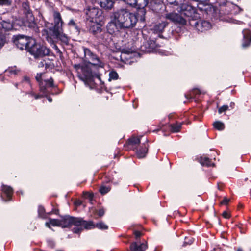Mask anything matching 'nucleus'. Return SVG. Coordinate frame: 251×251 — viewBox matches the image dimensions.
Instances as JSON below:
<instances>
[{
	"label": "nucleus",
	"instance_id": "obj_45",
	"mask_svg": "<svg viewBox=\"0 0 251 251\" xmlns=\"http://www.w3.org/2000/svg\"><path fill=\"white\" fill-rule=\"evenodd\" d=\"M134 234L136 239L139 238L142 235L141 232L139 231H135Z\"/></svg>",
	"mask_w": 251,
	"mask_h": 251
},
{
	"label": "nucleus",
	"instance_id": "obj_10",
	"mask_svg": "<svg viewBox=\"0 0 251 251\" xmlns=\"http://www.w3.org/2000/svg\"><path fill=\"white\" fill-rule=\"evenodd\" d=\"M192 21L190 22L191 25L195 26L196 28L199 31L203 32L211 28V23L205 20H200L199 21Z\"/></svg>",
	"mask_w": 251,
	"mask_h": 251
},
{
	"label": "nucleus",
	"instance_id": "obj_30",
	"mask_svg": "<svg viewBox=\"0 0 251 251\" xmlns=\"http://www.w3.org/2000/svg\"><path fill=\"white\" fill-rule=\"evenodd\" d=\"M118 73L116 71L112 70L109 73L108 81H110L112 80H116L118 78Z\"/></svg>",
	"mask_w": 251,
	"mask_h": 251
},
{
	"label": "nucleus",
	"instance_id": "obj_1",
	"mask_svg": "<svg viewBox=\"0 0 251 251\" xmlns=\"http://www.w3.org/2000/svg\"><path fill=\"white\" fill-rule=\"evenodd\" d=\"M107 25V30L110 34H117L121 30L133 27L137 22L135 14L127 9H121L114 12Z\"/></svg>",
	"mask_w": 251,
	"mask_h": 251
},
{
	"label": "nucleus",
	"instance_id": "obj_51",
	"mask_svg": "<svg viewBox=\"0 0 251 251\" xmlns=\"http://www.w3.org/2000/svg\"><path fill=\"white\" fill-rule=\"evenodd\" d=\"M133 51L131 50H124V52H125L126 53H127V54H129L130 53H132Z\"/></svg>",
	"mask_w": 251,
	"mask_h": 251
},
{
	"label": "nucleus",
	"instance_id": "obj_36",
	"mask_svg": "<svg viewBox=\"0 0 251 251\" xmlns=\"http://www.w3.org/2000/svg\"><path fill=\"white\" fill-rule=\"evenodd\" d=\"M12 0H0V5L10 6L12 4Z\"/></svg>",
	"mask_w": 251,
	"mask_h": 251
},
{
	"label": "nucleus",
	"instance_id": "obj_15",
	"mask_svg": "<svg viewBox=\"0 0 251 251\" xmlns=\"http://www.w3.org/2000/svg\"><path fill=\"white\" fill-rule=\"evenodd\" d=\"M13 28V19H3L2 21L0 22V28H2L5 31H9L12 29Z\"/></svg>",
	"mask_w": 251,
	"mask_h": 251
},
{
	"label": "nucleus",
	"instance_id": "obj_52",
	"mask_svg": "<svg viewBox=\"0 0 251 251\" xmlns=\"http://www.w3.org/2000/svg\"><path fill=\"white\" fill-rule=\"evenodd\" d=\"M188 239H186V241H185V243H187L188 244H191L192 243V241L191 240L186 241Z\"/></svg>",
	"mask_w": 251,
	"mask_h": 251
},
{
	"label": "nucleus",
	"instance_id": "obj_56",
	"mask_svg": "<svg viewBox=\"0 0 251 251\" xmlns=\"http://www.w3.org/2000/svg\"><path fill=\"white\" fill-rule=\"evenodd\" d=\"M237 251H243V250L241 248H239L237 249Z\"/></svg>",
	"mask_w": 251,
	"mask_h": 251
},
{
	"label": "nucleus",
	"instance_id": "obj_41",
	"mask_svg": "<svg viewBox=\"0 0 251 251\" xmlns=\"http://www.w3.org/2000/svg\"><path fill=\"white\" fill-rule=\"evenodd\" d=\"M128 4L132 6L136 5L135 0H124Z\"/></svg>",
	"mask_w": 251,
	"mask_h": 251
},
{
	"label": "nucleus",
	"instance_id": "obj_25",
	"mask_svg": "<svg viewBox=\"0 0 251 251\" xmlns=\"http://www.w3.org/2000/svg\"><path fill=\"white\" fill-rule=\"evenodd\" d=\"M148 148L145 146L144 147L140 149L139 150H137L136 154L138 158H143L144 157L147 152Z\"/></svg>",
	"mask_w": 251,
	"mask_h": 251
},
{
	"label": "nucleus",
	"instance_id": "obj_44",
	"mask_svg": "<svg viewBox=\"0 0 251 251\" xmlns=\"http://www.w3.org/2000/svg\"><path fill=\"white\" fill-rule=\"evenodd\" d=\"M201 93H202L200 89H194L192 91V93L194 95L200 94H201Z\"/></svg>",
	"mask_w": 251,
	"mask_h": 251
},
{
	"label": "nucleus",
	"instance_id": "obj_42",
	"mask_svg": "<svg viewBox=\"0 0 251 251\" xmlns=\"http://www.w3.org/2000/svg\"><path fill=\"white\" fill-rule=\"evenodd\" d=\"M84 195L86 198H89L90 200L93 199V194L89 192H85Z\"/></svg>",
	"mask_w": 251,
	"mask_h": 251
},
{
	"label": "nucleus",
	"instance_id": "obj_12",
	"mask_svg": "<svg viewBox=\"0 0 251 251\" xmlns=\"http://www.w3.org/2000/svg\"><path fill=\"white\" fill-rule=\"evenodd\" d=\"M136 5L139 10L138 15L140 16V20L144 21L145 20L144 16L146 13L144 8L148 5L149 0H135Z\"/></svg>",
	"mask_w": 251,
	"mask_h": 251
},
{
	"label": "nucleus",
	"instance_id": "obj_43",
	"mask_svg": "<svg viewBox=\"0 0 251 251\" xmlns=\"http://www.w3.org/2000/svg\"><path fill=\"white\" fill-rule=\"evenodd\" d=\"M229 201V199L226 197H225L223 200L221 202V204L226 205Z\"/></svg>",
	"mask_w": 251,
	"mask_h": 251
},
{
	"label": "nucleus",
	"instance_id": "obj_13",
	"mask_svg": "<svg viewBox=\"0 0 251 251\" xmlns=\"http://www.w3.org/2000/svg\"><path fill=\"white\" fill-rule=\"evenodd\" d=\"M242 11V9L238 6L231 2H228L226 5L223 14H237Z\"/></svg>",
	"mask_w": 251,
	"mask_h": 251
},
{
	"label": "nucleus",
	"instance_id": "obj_9",
	"mask_svg": "<svg viewBox=\"0 0 251 251\" xmlns=\"http://www.w3.org/2000/svg\"><path fill=\"white\" fill-rule=\"evenodd\" d=\"M102 14L101 11L97 7H89L86 11V19L90 22L99 21L100 16Z\"/></svg>",
	"mask_w": 251,
	"mask_h": 251
},
{
	"label": "nucleus",
	"instance_id": "obj_34",
	"mask_svg": "<svg viewBox=\"0 0 251 251\" xmlns=\"http://www.w3.org/2000/svg\"><path fill=\"white\" fill-rule=\"evenodd\" d=\"M38 214L39 216L41 218H45L46 217L45 213V209L42 206H39L38 207Z\"/></svg>",
	"mask_w": 251,
	"mask_h": 251
},
{
	"label": "nucleus",
	"instance_id": "obj_49",
	"mask_svg": "<svg viewBox=\"0 0 251 251\" xmlns=\"http://www.w3.org/2000/svg\"><path fill=\"white\" fill-rule=\"evenodd\" d=\"M47 40H48V41L50 43V44H52L53 43V40H52V39L51 38V37H49V36L48 35L47 37Z\"/></svg>",
	"mask_w": 251,
	"mask_h": 251
},
{
	"label": "nucleus",
	"instance_id": "obj_47",
	"mask_svg": "<svg viewBox=\"0 0 251 251\" xmlns=\"http://www.w3.org/2000/svg\"><path fill=\"white\" fill-rule=\"evenodd\" d=\"M223 216L226 219H228L230 217V214L227 212L224 211L223 213Z\"/></svg>",
	"mask_w": 251,
	"mask_h": 251
},
{
	"label": "nucleus",
	"instance_id": "obj_6",
	"mask_svg": "<svg viewBox=\"0 0 251 251\" xmlns=\"http://www.w3.org/2000/svg\"><path fill=\"white\" fill-rule=\"evenodd\" d=\"M82 74L78 75L80 80L84 82L86 85L89 86L91 89L95 87V78H97L100 81V78L99 75L94 76L91 70L87 67L81 68Z\"/></svg>",
	"mask_w": 251,
	"mask_h": 251
},
{
	"label": "nucleus",
	"instance_id": "obj_11",
	"mask_svg": "<svg viewBox=\"0 0 251 251\" xmlns=\"http://www.w3.org/2000/svg\"><path fill=\"white\" fill-rule=\"evenodd\" d=\"M165 18L173 23L184 25L187 24V20L182 16L175 12H170L165 15Z\"/></svg>",
	"mask_w": 251,
	"mask_h": 251
},
{
	"label": "nucleus",
	"instance_id": "obj_20",
	"mask_svg": "<svg viewBox=\"0 0 251 251\" xmlns=\"http://www.w3.org/2000/svg\"><path fill=\"white\" fill-rule=\"evenodd\" d=\"M100 5L103 8L111 9L114 4L113 0H99Z\"/></svg>",
	"mask_w": 251,
	"mask_h": 251
},
{
	"label": "nucleus",
	"instance_id": "obj_7",
	"mask_svg": "<svg viewBox=\"0 0 251 251\" xmlns=\"http://www.w3.org/2000/svg\"><path fill=\"white\" fill-rule=\"evenodd\" d=\"M84 57L86 60H87L93 65L97 66L99 67L103 68L105 63L100 60L95 54L92 52L90 49L83 48Z\"/></svg>",
	"mask_w": 251,
	"mask_h": 251
},
{
	"label": "nucleus",
	"instance_id": "obj_58",
	"mask_svg": "<svg viewBox=\"0 0 251 251\" xmlns=\"http://www.w3.org/2000/svg\"><path fill=\"white\" fill-rule=\"evenodd\" d=\"M104 34L105 36L108 35V34L106 33H105Z\"/></svg>",
	"mask_w": 251,
	"mask_h": 251
},
{
	"label": "nucleus",
	"instance_id": "obj_21",
	"mask_svg": "<svg viewBox=\"0 0 251 251\" xmlns=\"http://www.w3.org/2000/svg\"><path fill=\"white\" fill-rule=\"evenodd\" d=\"M91 23L93 25L90 27V31L94 35H97L98 33H100L101 31V25L98 24V21Z\"/></svg>",
	"mask_w": 251,
	"mask_h": 251
},
{
	"label": "nucleus",
	"instance_id": "obj_40",
	"mask_svg": "<svg viewBox=\"0 0 251 251\" xmlns=\"http://www.w3.org/2000/svg\"><path fill=\"white\" fill-rule=\"evenodd\" d=\"M68 25L69 26H72L74 27L75 29H77V26L76 25V24L73 19H71L70 20L69 22L68 23Z\"/></svg>",
	"mask_w": 251,
	"mask_h": 251
},
{
	"label": "nucleus",
	"instance_id": "obj_55",
	"mask_svg": "<svg viewBox=\"0 0 251 251\" xmlns=\"http://www.w3.org/2000/svg\"><path fill=\"white\" fill-rule=\"evenodd\" d=\"M30 94L32 96H34V95H35V94H34L32 91H31V92L30 93Z\"/></svg>",
	"mask_w": 251,
	"mask_h": 251
},
{
	"label": "nucleus",
	"instance_id": "obj_27",
	"mask_svg": "<svg viewBox=\"0 0 251 251\" xmlns=\"http://www.w3.org/2000/svg\"><path fill=\"white\" fill-rule=\"evenodd\" d=\"M181 128V123H176L170 125V129L173 132H178Z\"/></svg>",
	"mask_w": 251,
	"mask_h": 251
},
{
	"label": "nucleus",
	"instance_id": "obj_39",
	"mask_svg": "<svg viewBox=\"0 0 251 251\" xmlns=\"http://www.w3.org/2000/svg\"><path fill=\"white\" fill-rule=\"evenodd\" d=\"M228 109V106L227 105H223L220 107L218 109V113L219 114H221L223 112H225Z\"/></svg>",
	"mask_w": 251,
	"mask_h": 251
},
{
	"label": "nucleus",
	"instance_id": "obj_53",
	"mask_svg": "<svg viewBox=\"0 0 251 251\" xmlns=\"http://www.w3.org/2000/svg\"><path fill=\"white\" fill-rule=\"evenodd\" d=\"M47 98L49 102H51L52 101V100L50 97H48Z\"/></svg>",
	"mask_w": 251,
	"mask_h": 251
},
{
	"label": "nucleus",
	"instance_id": "obj_48",
	"mask_svg": "<svg viewBox=\"0 0 251 251\" xmlns=\"http://www.w3.org/2000/svg\"><path fill=\"white\" fill-rule=\"evenodd\" d=\"M104 214V210L103 209H100L98 211V215L100 216H102Z\"/></svg>",
	"mask_w": 251,
	"mask_h": 251
},
{
	"label": "nucleus",
	"instance_id": "obj_28",
	"mask_svg": "<svg viewBox=\"0 0 251 251\" xmlns=\"http://www.w3.org/2000/svg\"><path fill=\"white\" fill-rule=\"evenodd\" d=\"M40 91L42 92L44 96H47L49 93L48 87L43 83V82H40L39 84Z\"/></svg>",
	"mask_w": 251,
	"mask_h": 251
},
{
	"label": "nucleus",
	"instance_id": "obj_35",
	"mask_svg": "<svg viewBox=\"0 0 251 251\" xmlns=\"http://www.w3.org/2000/svg\"><path fill=\"white\" fill-rule=\"evenodd\" d=\"M45 83V85L49 88L50 87H53L54 84H53V80L52 78H50L49 79L45 80L44 81Z\"/></svg>",
	"mask_w": 251,
	"mask_h": 251
},
{
	"label": "nucleus",
	"instance_id": "obj_5",
	"mask_svg": "<svg viewBox=\"0 0 251 251\" xmlns=\"http://www.w3.org/2000/svg\"><path fill=\"white\" fill-rule=\"evenodd\" d=\"M35 58H42L48 55L50 50L46 46L35 42L31 39V44L28 48V51Z\"/></svg>",
	"mask_w": 251,
	"mask_h": 251
},
{
	"label": "nucleus",
	"instance_id": "obj_4",
	"mask_svg": "<svg viewBox=\"0 0 251 251\" xmlns=\"http://www.w3.org/2000/svg\"><path fill=\"white\" fill-rule=\"evenodd\" d=\"M177 6V11L181 15H184L189 18V23L199 17V15L197 13L196 9L189 4L186 0H184V1L180 2Z\"/></svg>",
	"mask_w": 251,
	"mask_h": 251
},
{
	"label": "nucleus",
	"instance_id": "obj_16",
	"mask_svg": "<svg viewBox=\"0 0 251 251\" xmlns=\"http://www.w3.org/2000/svg\"><path fill=\"white\" fill-rule=\"evenodd\" d=\"M147 248V243L135 242L131 244L129 251H144Z\"/></svg>",
	"mask_w": 251,
	"mask_h": 251
},
{
	"label": "nucleus",
	"instance_id": "obj_31",
	"mask_svg": "<svg viewBox=\"0 0 251 251\" xmlns=\"http://www.w3.org/2000/svg\"><path fill=\"white\" fill-rule=\"evenodd\" d=\"M214 127L219 130H222L224 129L225 126L223 123L220 121H216L213 123Z\"/></svg>",
	"mask_w": 251,
	"mask_h": 251
},
{
	"label": "nucleus",
	"instance_id": "obj_38",
	"mask_svg": "<svg viewBox=\"0 0 251 251\" xmlns=\"http://www.w3.org/2000/svg\"><path fill=\"white\" fill-rule=\"evenodd\" d=\"M170 4H174L177 6L180 2L184 1V0H167Z\"/></svg>",
	"mask_w": 251,
	"mask_h": 251
},
{
	"label": "nucleus",
	"instance_id": "obj_32",
	"mask_svg": "<svg viewBox=\"0 0 251 251\" xmlns=\"http://www.w3.org/2000/svg\"><path fill=\"white\" fill-rule=\"evenodd\" d=\"M140 143V139L136 137H132L129 139V143L131 145H136Z\"/></svg>",
	"mask_w": 251,
	"mask_h": 251
},
{
	"label": "nucleus",
	"instance_id": "obj_26",
	"mask_svg": "<svg viewBox=\"0 0 251 251\" xmlns=\"http://www.w3.org/2000/svg\"><path fill=\"white\" fill-rule=\"evenodd\" d=\"M19 72L20 70H18L16 67L9 68L8 69L5 70V73L9 76L16 75Z\"/></svg>",
	"mask_w": 251,
	"mask_h": 251
},
{
	"label": "nucleus",
	"instance_id": "obj_54",
	"mask_svg": "<svg viewBox=\"0 0 251 251\" xmlns=\"http://www.w3.org/2000/svg\"><path fill=\"white\" fill-rule=\"evenodd\" d=\"M24 80L27 81V82H28L29 81V78L27 77H25L24 78Z\"/></svg>",
	"mask_w": 251,
	"mask_h": 251
},
{
	"label": "nucleus",
	"instance_id": "obj_14",
	"mask_svg": "<svg viewBox=\"0 0 251 251\" xmlns=\"http://www.w3.org/2000/svg\"><path fill=\"white\" fill-rule=\"evenodd\" d=\"M22 7L25 10V14H27V17H28L30 19V20L31 22H30L28 24L27 23H25V26H28L29 27H34L35 26V24L34 23L32 22L34 20V17L31 13H30V10L29 9V6L28 3L25 2L22 3Z\"/></svg>",
	"mask_w": 251,
	"mask_h": 251
},
{
	"label": "nucleus",
	"instance_id": "obj_22",
	"mask_svg": "<svg viewBox=\"0 0 251 251\" xmlns=\"http://www.w3.org/2000/svg\"><path fill=\"white\" fill-rule=\"evenodd\" d=\"M90 221L92 223V224L94 226L93 227H92V228H89V229H86L87 230L92 229L95 227H96L99 229H101V230L107 229L108 228V226L106 225L103 222H100L97 223V224H95L92 221Z\"/></svg>",
	"mask_w": 251,
	"mask_h": 251
},
{
	"label": "nucleus",
	"instance_id": "obj_23",
	"mask_svg": "<svg viewBox=\"0 0 251 251\" xmlns=\"http://www.w3.org/2000/svg\"><path fill=\"white\" fill-rule=\"evenodd\" d=\"M45 225L46 226L49 228L50 227V225L52 226H61V220L50 219L49 222H46Z\"/></svg>",
	"mask_w": 251,
	"mask_h": 251
},
{
	"label": "nucleus",
	"instance_id": "obj_24",
	"mask_svg": "<svg viewBox=\"0 0 251 251\" xmlns=\"http://www.w3.org/2000/svg\"><path fill=\"white\" fill-rule=\"evenodd\" d=\"M200 162L202 166L207 167L214 166V163H212L209 158L207 157H201L200 159Z\"/></svg>",
	"mask_w": 251,
	"mask_h": 251
},
{
	"label": "nucleus",
	"instance_id": "obj_29",
	"mask_svg": "<svg viewBox=\"0 0 251 251\" xmlns=\"http://www.w3.org/2000/svg\"><path fill=\"white\" fill-rule=\"evenodd\" d=\"M217 3L218 4L219 6L220 7V12L221 13L224 11V10L226 8V5L228 3L226 1V0H218L217 1Z\"/></svg>",
	"mask_w": 251,
	"mask_h": 251
},
{
	"label": "nucleus",
	"instance_id": "obj_18",
	"mask_svg": "<svg viewBox=\"0 0 251 251\" xmlns=\"http://www.w3.org/2000/svg\"><path fill=\"white\" fill-rule=\"evenodd\" d=\"M145 47L147 48V52H157L159 53L161 52L159 51L158 46L156 45L155 41L154 40H150L145 45Z\"/></svg>",
	"mask_w": 251,
	"mask_h": 251
},
{
	"label": "nucleus",
	"instance_id": "obj_17",
	"mask_svg": "<svg viewBox=\"0 0 251 251\" xmlns=\"http://www.w3.org/2000/svg\"><path fill=\"white\" fill-rule=\"evenodd\" d=\"M2 191L4 195L6 197L7 199H5L3 195H1V198L5 201H10L13 193V189L9 186L3 185L2 186Z\"/></svg>",
	"mask_w": 251,
	"mask_h": 251
},
{
	"label": "nucleus",
	"instance_id": "obj_33",
	"mask_svg": "<svg viewBox=\"0 0 251 251\" xmlns=\"http://www.w3.org/2000/svg\"><path fill=\"white\" fill-rule=\"evenodd\" d=\"M110 190V188L109 187L102 185L100 187L99 191L101 194L104 195L108 193Z\"/></svg>",
	"mask_w": 251,
	"mask_h": 251
},
{
	"label": "nucleus",
	"instance_id": "obj_59",
	"mask_svg": "<svg viewBox=\"0 0 251 251\" xmlns=\"http://www.w3.org/2000/svg\"><path fill=\"white\" fill-rule=\"evenodd\" d=\"M17 86H18V84L17 83L15 84V86L17 87Z\"/></svg>",
	"mask_w": 251,
	"mask_h": 251
},
{
	"label": "nucleus",
	"instance_id": "obj_50",
	"mask_svg": "<svg viewBox=\"0 0 251 251\" xmlns=\"http://www.w3.org/2000/svg\"><path fill=\"white\" fill-rule=\"evenodd\" d=\"M44 96L43 95H39V94H38V95L35 94V95H34V97L36 99H38L42 98Z\"/></svg>",
	"mask_w": 251,
	"mask_h": 251
},
{
	"label": "nucleus",
	"instance_id": "obj_46",
	"mask_svg": "<svg viewBox=\"0 0 251 251\" xmlns=\"http://www.w3.org/2000/svg\"><path fill=\"white\" fill-rule=\"evenodd\" d=\"M42 74H37L36 76V79L38 82H41L40 81L41 80V77H42Z\"/></svg>",
	"mask_w": 251,
	"mask_h": 251
},
{
	"label": "nucleus",
	"instance_id": "obj_8",
	"mask_svg": "<svg viewBox=\"0 0 251 251\" xmlns=\"http://www.w3.org/2000/svg\"><path fill=\"white\" fill-rule=\"evenodd\" d=\"M31 39L27 36L19 35L16 37L14 41L15 44L20 50H26L28 51V48L31 44Z\"/></svg>",
	"mask_w": 251,
	"mask_h": 251
},
{
	"label": "nucleus",
	"instance_id": "obj_37",
	"mask_svg": "<svg viewBox=\"0 0 251 251\" xmlns=\"http://www.w3.org/2000/svg\"><path fill=\"white\" fill-rule=\"evenodd\" d=\"M5 42V38L3 34L0 31V49L1 48Z\"/></svg>",
	"mask_w": 251,
	"mask_h": 251
},
{
	"label": "nucleus",
	"instance_id": "obj_3",
	"mask_svg": "<svg viewBox=\"0 0 251 251\" xmlns=\"http://www.w3.org/2000/svg\"><path fill=\"white\" fill-rule=\"evenodd\" d=\"M54 25L52 29H50L51 36L53 39L60 40L62 43L67 44L69 42V37L63 32L62 24L63 23L59 12H53Z\"/></svg>",
	"mask_w": 251,
	"mask_h": 251
},
{
	"label": "nucleus",
	"instance_id": "obj_57",
	"mask_svg": "<svg viewBox=\"0 0 251 251\" xmlns=\"http://www.w3.org/2000/svg\"><path fill=\"white\" fill-rule=\"evenodd\" d=\"M75 68H77V67H78L79 66H77V65H75Z\"/></svg>",
	"mask_w": 251,
	"mask_h": 251
},
{
	"label": "nucleus",
	"instance_id": "obj_19",
	"mask_svg": "<svg viewBox=\"0 0 251 251\" xmlns=\"http://www.w3.org/2000/svg\"><path fill=\"white\" fill-rule=\"evenodd\" d=\"M168 25L167 22H162L161 23L155 25L152 28L153 32L156 33H160L163 32L164 29Z\"/></svg>",
	"mask_w": 251,
	"mask_h": 251
},
{
	"label": "nucleus",
	"instance_id": "obj_2",
	"mask_svg": "<svg viewBox=\"0 0 251 251\" xmlns=\"http://www.w3.org/2000/svg\"><path fill=\"white\" fill-rule=\"evenodd\" d=\"M61 227L62 228L70 227L72 225L75 227L73 228V232L79 234L84 229L93 227L91 221L84 220L80 217H74L69 215H65L61 219Z\"/></svg>",
	"mask_w": 251,
	"mask_h": 251
}]
</instances>
